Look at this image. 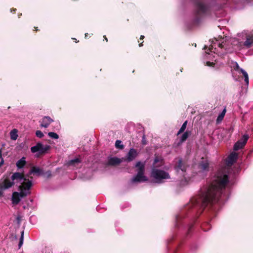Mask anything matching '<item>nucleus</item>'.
<instances>
[{"instance_id": "9", "label": "nucleus", "mask_w": 253, "mask_h": 253, "mask_svg": "<svg viewBox=\"0 0 253 253\" xmlns=\"http://www.w3.org/2000/svg\"><path fill=\"white\" fill-rule=\"evenodd\" d=\"M50 148L48 145H43L41 143H38L35 146L31 148L32 153L39 152L40 154L45 153Z\"/></svg>"}, {"instance_id": "22", "label": "nucleus", "mask_w": 253, "mask_h": 253, "mask_svg": "<svg viewBox=\"0 0 253 253\" xmlns=\"http://www.w3.org/2000/svg\"><path fill=\"white\" fill-rule=\"evenodd\" d=\"M23 241H24V231H22L21 232V236H20V238L19 239V244H18V248L19 249H20L23 244Z\"/></svg>"}, {"instance_id": "24", "label": "nucleus", "mask_w": 253, "mask_h": 253, "mask_svg": "<svg viewBox=\"0 0 253 253\" xmlns=\"http://www.w3.org/2000/svg\"><path fill=\"white\" fill-rule=\"evenodd\" d=\"M115 147L117 148H119L120 149H122L124 147L123 144H122V141L121 140H117L115 142Z\"/></svg>"}, {"instance_id": "36", "label": "nucleus", "mask_w": 253, "mask_h": 253, "mask_svg": "<svg viewBox=\"0 0 253 253\" xmlns=\"http://www.w3.org/2000/svg\"><path fill=\"white\" fill-rule=\"evenodd\" d=\"M46 174H47V176H51V171H47L46 172Z\"/></svg>"}, {"instance_id": "6", "label": "nucleus", "mask_w": 253, "mask_h": 253, "mask_svg": "<svg viewBox=\"0 0 253 253\" xmlns=\"http://www.w3.org/2000/svg\"><path fill=\"white\" fill-rule=\"evenodd\" d=\"M135 167L137 168V174L134 176L131 180L132 183L135 182H142L147 181L148 178L144 175L145 164L141 162H138L136 165Z\"/></svg>"}, {"instance_id": "29", "label": "nucleus", "mask_w": 253, "mask_h": 253, "mask_svg": "<svg viewBox=\"0 0 253 253\" xmlns=\"http://www.w3.org/2000/svg\"><path fill=\"white\" fill-rule=\"evenodd\" d=\"M36 135L39 138H42L43 136V133L41 130H37Z\"/></svg>"}, {"instance_id": "15", "label": "nucleus", "mask_w": 253, "mask_h": 253, "mask_svg": "<svg viewBox=\"0 0 253 253\" xmlns=\"http://www.w3.org/2000/svg\"><path fill=\"white\" fill-rule=\"evenodd\" d=\"M137 155V153L136 150L133 148H131L127 155V160L128 161H131L134 159Z\"/></svg>"}, {"instance_id": "8", "label": "nucleus", "mask_w": 253, "mask_h": 253, "mask_svg": "<svg viewBox=\"0 0 253 253\" xmlns=\"http://www.w3.org/2000/svg\"><path fill=\"white\" fill-rule=\"evenodd\" d=\"M174 169L175 170L178 175H179L180 176H181L183 177L185 180V181H187V180L185 177L187 166L183 162L182 159H177V161L176 162L175 165L174 166Z\"/></svg>"}, {"instance_id": "5", "label": "nucleus", "mask_w": 253, "mask_h": 253, "mask_svg": "<svg viewBox=\"0 0 253 253\" xmlns=\"http://www.w3.org/2000/svg\"><path fill=\"white\" fill-rule=\"evenodd\" d=\"M212 49L203 48L204 52L203 53L202 60L206 65L217 69L219 67L217 62L218 55L212 50Z\"/></svg>"}, {"instance_id": "42", "label": "nucleus", "mask_w": 253, "mask_h": 253, "mask_svg": "<svg viewBox=\"0 0 253 253\" xmlns=\"http://www.w3.org/2000/svg\"><path fill=\"white\" fill-rule=\"evenodd\" d=\"M72 39H73V40H75V42H77V39H75V38H72ZM78 42H79V41H78Z\"/></svg>"}, {"instance_id": "32", "label": "nucleus", "mask_w": 253, "mask_h": 253, "mask_svg": "<svg viewBox=\"0 0 253 253\" xmlns=\"http://www.w3.org/2000/svg\"><path fill=\"white\" fill-rule=\"evenodd\" d=\"M221 122V113H219L216 120L217 124H220Z\"/></svg>"}, {"instance_id": "39", "label": "nucleus", "mask_w": 253, "mask_h": 253, "mask_svg": "<svg viewBox=\"0 0 253 253\" xmlns=\"http://www.w3.org/2000/svg\"><path fill=\"white\" fill-rule=\"evenodd\" d=\"M88 36H89V35L88 33L85 34V38L87 39L88 38Z\"/></svg>"}, {"instance_id": "20", "label": "nucleus", "mask_w": 253, "mask_h": 253, "mask_svg": "<svg viewBox=\"0 0 253 253\" xmlns=\"http://www.w3.org/2000/svg\"><path fill=\"white\" fill-rule=\"evenodd\" d=\"M10 136L12 140H16L18 137L17 130L16 129H12L10 132Z\"/></svg>"}, {"instance_id": "26", "label": "nucleus", "mask_w": 253, "mask_h": 253, "mask_svg": "<svg viewBox=\"0 0 253 253\" xmlns=\"http://www.w3.org/2000/svg\"><path fill=\"white\" fill-rule=\"evenodd\" d=\"M48 135L50 137L55 139H57L59 138V135L55 132H48Z\"/></svg>"}, {"instance_id": "16", "label": "nucleus", "mask_w": 253, "mask_h": 253, "mask_svg": "<svg viewBox=\"0 0 253 253\" xmlns=\"http://www.w3.org/2000/svg\"><path fill=\"white\" fill-rule=\"evenodd\" d=\"M26 164V158L24 157H22L16 162V166L18 169H20L23 168L25 166Z\"/></svg>"}, {"instance_id": "17", "label": "nucleus", "mask_w": 253, "mask_h": 253, "mask_svg": "<svg viewBox=\"0 0 253 253\" xmlns=\"http://www.w3.org/2000/svg\"><path fill=\"white\" fill-rule=\"evenodd\" d=\"M209 164L207 160L202 161L199 165V167L202 171H208L209 170Z\"/></svg>"}, {"instance_id": "28", "label": "nucleus", "mask_w": 253, "mask_h": 253, "mask_svg": "<svg viewBox=\"0 0 253 253\" xmlns=\"http://www.w3.org/2000/svg\"><path fill=\"white\" fill-rule=\"evenodd\" d=\"M215 42H214L213 41H211V43L209 47H213V46H216V42H217L218 41L217 40H216V39H215ZM204 47L206 48V47H208L207 45H205Z\"/></svg>"}, {"instance_id": "3", "label": "nucleus", "mask_w": 253, "mask_h": 253, "mask_svg": "<svg viewBox=\"0 0 253 253\" xmlns=\"http://www.w3.org/2000/svg\"><path fill=\"white\" fill-rule=\"evenodd\" d=\"M27 180L23 173L15 172L12 173L10 177L3 176L0 180V183L2 185L3 188L6 190L12 187L15 184L22 185L23 182H26Z\"/></svg>"}, {"instance_id": "7", "label": "nucleus", "mask_w": 253, "mask_h": 253, "mask_svg": "<svg viewBox=\"0 0 253 253\" xmlns=\"http://www.w3.org/2000/svg\"><path fill=\"white\" fill-rule=\"evenodd\" d=\"M151 175L158 183H161L164 182V179L170 178V175L168 172L155 168L152 170Z\"/></svg>"}, {"instance_id": "12", "label": "nucleus", "mask_w": 253, "mask_h": 253, "mask_svg": "<svg viewBox=\"0 0 253 253\" xmlns=\"http://www.w3.org/2000/svg\"><path fill=\"white\" fill-rule=\"evenodd\" d=\"M234 69L239 72V73H241L243 74L245 78V81L247 85L249 84V77L247 73L243 69L240 68L239 65L236 63L235 66H234Z\"/></svg>"}, {"instance_id": "41", "label": "nucleus", "mask_w": 253, "mask_h": 253, "mask_svg": "<svg viewBox=\"0 0 253 253\" xmlns=\"http://www.w3.org/2000/svg\"><path fill=\"white\" fill-rule=\"evenodd\" d=\"M103 37H104V39L106 40V41L107 42L108 41V39L106 38V36H104Z\"/></svg>"}, {"instance_id": "38", "label": "nucleus", "mask_w": 253, "mask_h": 253, "mask_svg": "<svg viewBox=\"0 0 253 253\" xmlns=\"http://www.w3.org/2000/svg\"><path fill=\"white\" fill-rule=\"evenodd\" d=\"M34 31H38L39 30L38 27H34Z\"/></svg>"}, {"instance_id": "18", "label": "nucleus", "mask_w": 253, "mask_h": 253, "mask_svg": "<svg viewBox=\"0 0 253 253\" xmlns=\"http://www.w3.org/2000/svg\"><path fill=\"white\" fill-rule=\"evenodd\" d=\"M35 173L38 175H41L43 174V171L42 169L38 167H33L29 171V174Z\"/></svg>"}, {"instance_id": "13", "label": "nucleus", "mask_w": 253, "mask_h": 253, "mask_svg": "<svg viewBox=\"0 0 253 253\" xmlns=\"http://www.w3.org/2000/svg\"><path fill=\"white\" fill-rule=\"evenodd\" d=\"M53 120L48 116L44 117L41 121V126L45 128L47 127Z\"/></svg>"}, {"instance_id": "1", "label": "nucleus", "mask_w": 253, "mask_h": 253, "mask_svg": "<svg viewBox=\"0 0 253 253\" xmlns=\"http://www.w3.org/2000/svg\"><path fill=\"white\" fill-rule=\"evenodd\" d=\"M221 193V171L218 170L212 176L210 185L201 189L199 195L191 202L202 212L206 207L214 206L219 202Z\"/></svg>"}, {"instance_id": "30", "label": "nucleus", "mask_w": 253, "mask_h": 253, "mask_svg": "<svg viewBox=\"0 0 253 253\" xmlns=\"http://www.w3.org/2000/svg\"><path fill=\"white\" fill-rule=\"evenodd\" d=\"M144 38V36H142L141 35L140 37V39H139V40L138 41V42H139V46H143V41H142V42H140V41L141 40H143Z\"/></svg>"}, {"instance_id": "19", "label": "nucleus", "mask_w": 253, "mask_h": 253, "mask_svg": "<svg viewBox=\"0 0 253 253\" xmlns=\"http://www.w3.org/2000/svg\"><path fill=\"white\" fill-rule=\"evenodd\" d=\"M243 45L246 46H253V35L248 36L246 41L244 42Z\"/></svg>"}, {"instance_id": "4", "label": "nucleus", "mask_w": 253, "mask_h": 253, "mask_svg": "<svg viewBox=\"0 0 253 253\" xmlns=\"http://www.w3.org/2000/svg\"><path fill=\"white\" fill-rule=\"evenodd\" d=\"M32 186V180L28 179L22 185H18L20 192H14L12 194L11 200L13 204L17 205L21 199L30 194V189Z\"/></svg>"}, {"instance_id": "43", "label": "nucleus", "mask_w": 253, "mask_h": 253, "mask_svg": "<svg viewBox=\"0 0 253 253\" xmlns=\"http://www.w3.org/2000/svg\"><path fill=\"white\" fill-rule=\"evenodd\" d=\"M0 159H1V158H2L1 150H0Z\"/></svg>"}, {"instance_id": "11", "label": "nucleus", "mask_w": 253, "mask_h": 253, "mask_svg": "<svg viewBox=\"0 0 253 253\" xmlns=\"http://www.w3.org/2000/svg\"><path fill=\"white\" fill-rule=\"evenodd\" d=\"M249 138V136L247 135H244L242 138L238 140L234 146V150L237 151L239 149H241L244 147V146L246 145L248 140Z\"/></svg>"}, {"instance_id": "27", "label": "nucleus", "mask_w": 253, "mask_h": 253, "mask_svg": "<svg viewBox=\"0 0 253 253\" xmlns=\"http://www.w3.org/2000/svg\"><path fill=\"white\" fill-rule=\"evenodd\" d=\"M158 162H160L161 165L162 164V163H163L162 161H160L158 158H156L155 159L154 162L153 164V166L154 167H158L159 166H157L156 165Z\"/></svg>"}, {"instance_id": "2", "label": "nucleus", "mask_w": 253, "mask_h": 253, "mask_svg": "<svg viewBox=\"0 0 253 253\" xmlns=\"http://www.w3.org/2000/svg\"><path fill=\"white\" fill-rule=\"evenodd\" d=\"M238 158V153L232 152L225 160V166L222 168V190L223 189L227 188L229 191L233 184V179L235 171V167L234 166V164L236 162Z\"/></svg>"}, {"instance_id": "25", "label": "nucleus", "mask_w": 253, "mask_h": 253, "mask_svg": "<svg viewBox=\"0 0 253 253\" xmlns=\"http://www.w3.org/2000/svg\"><path fill=\"white\" fill-rule=\"evenodd\" d=\"M189 136V133L187 131L185 132L181 136L180 141L183 142L185 141Z\"/></svg>"}, {"instance_id": "37", "label": "nucleus", "mask_w": 253, "mask_h": 253, "mask_svg": "<svg viewBox=\"0 0 253 253\" xmlns=\"http://www.w3.org/2000/svg\"><path fill=\"white\" fill-rule=\"evenodd\" d=\"M217 45L218 46V47H221V43L220 42H217Z\"/></svg>"}, {"instance_id": "35", "label": "nucleus", "mask_w": 253, "mask_h": 253, "mask_svg": "<svg viewBox=\"0 0 253 253\" xmlns=\"http://www.w3.org/2000/svg\"><path fill=\"white\" fill-rule=\"evenodd\" d=\"M1 161L0 162V167H1L4 163V160L2 158L1 159Z\"/></svg>"}, {"instance_id": "14", "label": "nucleus", "mask_w": 253, "mask_h": 253, "mask_svg": "<svg viewBox=\"0 0 253 253\" xmlns=\"http://www.w3.org/2000/svg\"><path fill=\"white\" fill-rule=\"evenodd\" d=\"M121 162L122 160L117 157H109L108 158L107 165L114 166L118 165Z\"/></svg>"}, {"instance_id": "33", "label": "nucleus", "mask_w": 253, "mask_h": 253, "mask_svg": "<svg viewBox=\"0 0 253 253\" xmlns=\"http://www.w3.org/2000/svg\"><path fill=\"white\" fill-rule=\"evenodd\" d=\"M226 113V109L224 108L223 110H222V119L223 118L225 114Z\"/></svg>"}, {"instance_id": "21", "label": "nucleus", "mask_w": 253, "mask_h": 253, "mask_svg": "<svg viewBox=\"0 0 253 253\" xmlns=\"http://www.w3.org/2000/svg\"><path fill=\"white\" fill-rule=\"evenodd\" d=\"M80 163V161L79 159H75L74 160H71L69 162V166H76V165H78V164H79Z\"/></svg>"}, {"instance_id": "10", "label": "nucleus", "mask_w": 253, "mask_h": 253, "mask_svg": "<svg viewBox=\"0 0 253 253\" xmlns=\"http://www.w3.org/2000/svg\"><path fill=\"white\" fill-rule=\"evenodd\" d=\"M196 7V15L199 16L200 14L205 13L207 10L208 7L203 3L200 0H193Z\"/></svg>"}, {"instance_id": "45", "label": "nucleus", "mask_w": 253, "mask_h": 253, "mask_svg": "<svg viewBox=\"0 0 253 253\" xmlns=\"http://www.w3.org/2000/svg\"><path fill=\"white\" fill-rule=\"evenodd\" d=\"M218 27H219V28L221 29V28L220 27V26H218Z\"/></svg>"}, {"instance_id": "31", "label": "nucleus", "mask_w": 253, "mask_h": 253, "mask_svg": "<svg viewBox=\"0 0 253 253\" xmlns=\"http://www.w3.org/2000/svg\"><path fill=\"white\" fill-rule=\"evenodd\" d=\"M4 190H5V189L3 188L2 185L0 183V197L3 196V192Z\"/></svg>"}, {"instance_id": "44", "label": "nucleus", "mask_w": 253, "mask_h": 253, "mask_svg": "<svg viewBox=\"0 0 253 253\" xmlns=\"http://www.w3.org/2000/svg\"><path fill=\"white\" fill-rule=\"evenodd\" d=\"M192 45H194L195 47H196V43H194V44H193Z\"/></svg>"}, {"instance_id": "40", "label": "nucleus", "mask_w": 253, "mask_h": 253, "mask_svg": "<svg viewBox=\"0 0 253 253\" xmlns=\"http://www.w3.org/2000/svg\"><path fill=\"white\" fill-rule=\"evenodd\" d=\"M16 11V8H14V9H13L12 10H11V12H13V13H15Z\"/></svg>"}, {"instance_id": "34", "label": "nucleus", "mask_w": 253, "mask_h": 253, "mask_svg": "<svg viewBox=\"0 0 253 253\" xmlns=\"http://www.w3.org/2000/svg\"><path fill=\"white\" fill-rule=\"evenodd\" d=\"M142 142H143V144H146V142H145V135H143V138H142Z\"/></svg>"}, {"instance_id": "23", "label": "nucleus", "mask_w": 253, "mask_h": 253, "mask_svg": "<svg viewBox=\"0 0 253 253\" xmlns=\"http://www.w3.org/2000/svg\"><path fill=\"white\" fill-rule=\"evenodd\" d=\"M187 124V121L184 122V123L182 124L181 127H180V129L178 131L177 135H179V134L183 132L185 130V129L186 127Z\"/></svg>"}]
</instances>
